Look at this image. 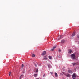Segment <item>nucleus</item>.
<instances>
[{
	"mask_svg": "<svg viewBox=\"0 0 79 79\" xmlns=\"http://www.w3.org/2000/svg\"><path fill=\"white\" fill-rule=\"evenodd\" d=\"M71 57L72 60H76V55L75 54H73L71 55Z\"/></svg>",
	"mask_w": 79,
	"mask_h": 79,
	"instance_id": "f257e3e1",
	"label": "nucleus"
},
{
	"mask_svg": "<svg viewBox=\"0 0 79 79\" xmlns=\"http://www.w3.org/2000/svg\"><path fill=\"white\" fill-rule=\"evenodd\" d=\"M76 74H75V73H73L72 76L73 79H76Z\"/></svg>",
	"mask_w": 79,
	"mask_h": 79,
	"instance_id": "f03ea898",
	"label": "nucleus"
},
{
	"mask_svg": "<svg viewBox=\"0 0 79 79\" xmlns=\"http://www.w3.org/2000/svg\"><path fill=\"white\" fill-rule=\"evenodd\" d=\"M47 53V52H46V51H44L42 53L41 55H45V54Z\"/></svg>",
	"mask_w": 79,
	"mask_h": 79,
	"instance_id": "7ed1b4c3",
	"label": "nucleus"
},
{
	"mask_svg": "<svg viewBox=\"0 0 79 79\" xmlns=\"http://www.w3.org/2000/svg\"><path fill=\"white\" fill-rule=\"evenodd\" d=\"M56 48V46H54L53 47V48L51 50L52 51H53Z\"/></svg>",
	"mask_w": 79,
	"mask_h": 79,
	"instance_id": "20e7f679",
	"label": "nucleus"
},
{
	"mask_svg": "<svg viewBox=\"0 0 79 79\" xmlns=\"http://www.w3.org/2000/svg\"><path fill=\"white\" fill-rule=\"evenodd\" d=\"M75 35H76V33L75 32H74L72 35V37H74V36H75Z\"/></svg>",
	"mask_w": 79,
	"mask_h": 79,
	"instance_id": "39448f33",
	"label": "nucleus"
},
{
	"mask_svg": "<svg viewBox=\"0 0 79 79\" xmlns=\"http://www.w3.org/2000/svg\"><path fill=\"white\" fill-rule=\"evenodd\" d=\"M64 42H65V40H63L61 41V43L62 44H64Z\"/></svg>",
	"mask_w": 79,
	"mask_h": 79,
	"instance_id": "423d86ee",
	"label": "nucleus"
},
{
	"mask_svg": "<svg viewBox=\"0 0 79 79\" xmlns=\"http://www.w3.org/2000/svg\"><path fill=\"white\" fill-rule=\"evenodd\" d=\"M68 72L69 73H70L71 74H72V73H73V72L71 70H69Z\"/></svg>",
	"mask_w": 79,
	"mask_h": 79,
	"instance_id": "0eeeda50",
	"label": "nucleus"
},
{
	"mask_svg": "<svg viewBox=\"0 0 79 79\" xmlns=\"http://www.w3.org/2000/svg\"><path fill=\"white\" fill-rule=\"evenodd\" d=\"M23 77H24V76L22 74L20 77V79H21L23 78Z\"/></svg>",
	"mask_w": 79,
	"mask_h": 79,
	"instance_id": "6e6552de",
	"label": "nucleus"
},
{
	"mask_svg": "<svg viewBox=\"0 0 79 79\" xmlns=\"http://www.w3.org/2000/svg\"><path fill=\"white\" fill-rule=\"evenodd\" d=\"M72 64L73 66H75L76 64H77V63H72Z\"/></svg>",
	"mask_w": 79,
	"mask_h": 79,
	"instance_id": "1a4fd4ad",
	"label": "nucleus"
},
{
	"mask_svg": "<svg viewBox=\"0 0 79 79\" xmlns=\"http://www.w3.org/2000/svg\"><path fill=\"white\" fill-rule=\"evenodd\" d=\"M60 38H59V39H58V40H60V39H62V35H61L60 36Z\"/></svg>",
	"mask_w": 79,
	"mask_h": 79,
	"instance_id": "9d476101",
	"label": "nucleus"
},
{
	"mask_svg": "<svg viewBox=\"0 0 79 79\" xmlns=\"http://www.w3.org/2000/svg\"><path fill=\"white\" fill-rule=\"evenodd\" d=\"M34 76L35 77H37V74H35L34 75Z\"/></svg>",
	"mask_w": 79,
	"mask_h": 79,
	"instance_id": "9b49d317",
	"label": "nucleus"
},
{
	"mask_svg": "<svg viewBox=\"0 0 79 79\" xmlns=\"http://www.w3.org/2000/svg\"><path fill=\"white\" fill-rule=\"evenodd\" d=\"M71 52H72V51L70 49L69 52V53H71Z\"/></svg>",
	"mask_w": 79,
	"mask_h": 79,
	"instance_id": "f8f14e48",
	"label": "nucleus"
},
{
	"mask_svg": "<svg viewBox=\"0 0 79 79\" xmlns=\"http://www.w3.org/2000/svg\"><path fill=\"white\" fill-rule=\"evenodd\" d=\"M32 57H35V55L34 54H32L31 56Z\"/></svg>",
	"mask_w": 79,
	"mask_h": 79,
	"instance_id": "ddd939ff",
	"label": "nucleus"
},
{
	"mask_svg": "<svg viewBox=\"0 0 79 79\" xmlns=\"http://www.w3.org/2000/svg\"><path fill=\"white\" fill-rule=\"evenodd\" d=\"M66 76H67V77H70V75H69V74H67L66 75Z\"/></svg>",
	"mask_w": 79,
	"mask_h": 79,
	"instance_id": "4468645a",
	"label": "nucleus"
},
{
	"mask_svg": "<svg viewBox=\"0 0 79 79\" xmlns=\"http://www.w3.org/2000/svg\"><path fill=\"white\" fill-rule=\"evenodd\" d=\"M48 58H49V59H50V60L52 59V56H49Z\"/></svg>",
	"mask_w": 79,
	"mask_h": 79,
	"instance_id": "2eb2a0df",
	"label": "nucleus"
},
{
	"mask_svg": "<svg viewBox=\"0 0 79 79\" xmlns=\"http://www.w3.org/2000/svg\"><path fill=\"white\" fill-rule=\"evenodd\" d=\"M55 75L56 77H57V76H58V74H57V73H55Z\"/></svg>",
	"mask_w": 79,
	"mask_h": 79,
	"instance_id": "dca6fc26",
	"label": "nucleus"
},
{
	"mask_svg": "<svg viewBox=\"0 0 79 79\" xmlns=\"http://www.w3.org/2000/svg\"><path fill=\"white\" fill-rule=\"evenodd\" d=\"M44 59H45V60H47V58L46 56H44Z\"/></svg>",
	"mask_w": 79,
	"mask_h": 79,
	"instance_id": "f3484780",
	"label": "nucleus"
},
{
	"mask_svg": "<svg viewBox=\"0 0 79 79\" xmlns=\"http://www.w3.org/2000/svg\"><path fill=\"white\" fill-rule=\"evenodd\" d=\"M34 65H35V67H37V64H35Z\"/></svg>",
	"mask_w": 79,
	"mask_h": 79,
	"instance_id": "a211bd4d",
	"label": "nucleus"
},
{
	"mask_svg": "<svg viewBox=\"0 0 79 79\" xmlns=\"http://www.w3.org/2000/svg\"><path fill=\"white\" fill-rule=\"evenodd\" d=\"M9 76H10V75H11V72H10L9 73Z\"/></svg>",
	"mask_w": 79,
	"mask_h": 79,
	"instance_id": "6ab92c4d",
	"label": "nucleus"
},
{
	"mask_svg": "<svg viewBox=\"0 0 79 79\" xmlns=\"http://www.w3.org/2000/svg\"><path fill=\"white\" fill-rule=\"evenodd\" d=\"M24 67V64H22V68H23Z\"/></svg>",
	"mask_w": 79,
	"mask_h": 79,
	"instance_id": "aec40b11",
	"label": "nucleus"
},
{
	"mask_svg": "<svg viewBox=\"0 0 79 79\" xmlns=\"http://www.w3.org/2000/svg\"><path fill=\"white\" fill-rule=\"evenodd\" d=\"M39 71V70H38V69H37V70H36L35 72L36 73H37V72H38Z\"/></svg>",
	"mask_w": 79,
	"mask_h": 79,
	"instance_id": "412c9836",
	"label": "nucleus"
},
{
	"mask_svg": "<svg viewBox=\"0 0 79 79\" xmlns=\"http://www.w3.org/2000/svg\"><path fill=\"white\" fill-rule=\"evenodd\" d=\"M51 66L50 65H48V67L49 68H50V67Z\"/></svg>",
	"mask_w": 79,
	"mask_h": 79,
	"instance_id": "4be33fe9",
	"label": "nucleus"
},
{
	"mask_svg": "<svg viewBox=\"0 0 79 79\" xmlns=\"http://www.w3.org/2000/svg\"><path fill=\"white\" fill-rule=\"evenodd\" d=\"M77 38H78V39H79V35H78L77 36Z\"/></svg>",
	"mask_w": 79,
	"mask_h": 79,
	"instance_id": "5701e85b",
	"label": "nucleus"
},
{
	"mask_svg": "<svg viewBox=\"0 0 79 79\" xmlns=\"http://www.w3.org/2000/svg\"><path fill=\"white\" fill-rule=\"evenodd\" d=\"M45 74H44V75H43V77H45Z\"/></svg>",
	"mask_w": 79,
	"mask_h": 79,
	"instance_id": "b1692460",
	"label": "nucleus"
},
{
	"mask_svg": "<svg viewBox=\"0 0 79 79\" xmlns=\"http://www.w3.org/2000/svg\"><path fill=\"white\" fill-rule=\"evenodd\" d=\"M59 52H61V50H59Z\"/></svg>",
	"mask_w": 79,
	"mask_h": 79,
	"instance_id": "393cba45",
	"label": "nucleus"
},
{
	"mask_svg": "<svg viewBox=\"0 0 79 79\" xmlns=\"http://www.w3.org/2000/svg\"><path fill=\"white\" fill-rule=\"evenodd\" d=\"M51 74H53V72H52Z\"/></svg>",
	"mask_w": 79,
	"mask_h": 79,
	"instance_id": "a878e982",
	"label": "nucleus"
},
{
	"mask_svg": "<svg viewBox=\"0 0 79 79\" xmlns=\"http://www.w3.org/2000/svg\"><path fill=\"white\" fill-rule=\"evenodd\" d=\"M37 79H39V78H38Z\"/></svg>",
	"mask_w": 79,
	"mask_h": 79,
	"instance_id": "bb28decb",
	"label": "nucleus"
}]
</instances>
